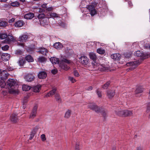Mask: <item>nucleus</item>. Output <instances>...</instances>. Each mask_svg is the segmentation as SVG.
Wrapping results in <instances>:
<instances>
[{
    "mask_svg": "<svg viewBox=\"0 0 150 150\" xmlns=\"http://www.w3.org/2000/svg\"><path fill=\"white\" fill-rule=\"evenodd\" d=\"M6 83L11 88L9 91L10 93L12 94L18 93V86L15 80L12 79H9L7 80Z\"/></svg>",
    "mask_w": 150,
    "mask_h": 150,
    "instance_id": "obj_1",
    "label": "nucleus"
},
{
    "mask_svg": "<svg viewBox=\"0 0 150 150\" xmlns=\"http://www.w3.org/2000/svg\"><path fill=\"white\" fill-rule=\"evenodd\" d=\"M88 107V108L95 111L97 113L101 112L104 117H105L106 116L107 113V110L101 107H99L95 103H89Z\"/></svg>",
    "mask_w": 150,
    "mask_h": 150,
    "instance_id": "obj_2",
    "label": "nucleus"
},
{
    "mask_svg": "<svg viewBox=\"0 0 150 150\" xmlns=\"http://www.w3.org/2000/svg\"><path fill=\"white\" fill-rule=\"evenodd\" d=\"M97 5V3L95 2L92 3L87 7V9L90 12L91 16H93L97 13V11L95 9Z\"/></svg>",
    "mask_w": 150,
    "mask_h": 150,
    "instance_id": "obj_3",
    "label": "nucleus"
},
{
    "mask_svg": "<svg viewBox=\"0 0 150 150\" xmlns=\"http://www.w3.org/2000/svg\"><path fill=\"white\" fill-rule=\"evenodd\" d=\"M62 61V63L60 64V66L61 67V68L65 70H67L69 69V67L66 64V63H69V61L66 59H63Z\"/></svg>",
    "mask_w": 150,
    "mask_h": 150,
    "instance_id": "obj_4",
    "label": "nucleus"
},
{
    "mask_svg": "<svg viewBox=\"0 0 150 150\" xmlns=\"http://www.w3.org/2000/svg\"><path fill=\"white\" fill-rule=\"evenodd\" d=\"M35 79V74L33 73H28L25 76V80L28 82H31L34 81Z\"/></svg>",
    "mask_w": 150,
    "mask_h": 150,
    "instance_id": "obj_5",
    "label": "nucleus"
},
{
    "mask_svg": "<svg viewBox=\"0 0 150 150\" xmlns=\"http://www.w3.org/2000/svg\"><path fill=\"white\" fill-rule=\"evenodd\" d=\"M89 56L90 59H92L93 62H92V65L93 67L95 68L98 65V64L96 63L95 61L96 60L97 57L95 54L93 52H90L89 54Z\"/></svg>",
    "mask_w": 150,
    "mask_h": 150,
    "instance_id": "obj_6",
    "label": "nucleus"
},
{
    "mask_svg": "<svg viewBox=\"0 0 150 150\" xmlns=\"http://www.w3.org/2000/svg\"><path fill=\"white\" fill-rule=\"evenodd\" d=\"M140 64V63L138 61L131 62L127 63L126 65L127 66H130V68L131 70H133L135 68Z\"/></svg>",
    "mask_w": 150,
    "mask_h": 150,
    "instance_id": "obj_7",
    "label": "nucleus"
},
{
    "mask_svg": "<svg viewBox=\"0 0 150 150\" xmlns=\"http://www.w3.org/2000/svg\"><path fill=\"white\" fill-rule=\"evenodd\" d=\"M37 105H35L34 106L31 112V113L29 117L30 119H33L35 117L37 113Z\"/></svg>",
    "mask_w": 150,
    "mask_h": 150,
    "instance_id": "obj_8",
    "label": "nucleus"
},
{
    "mask_svg": "<svg viewBox=\"0 0 150 150\" xmlns=\"http://www.w3.org/2000/svg\"><path fill=\"white\" fill-rule=\"evenodd\" d=\"M134 55L138 57H141L143 59H145L148 58V56L143 53V52L140 50H138L134 53Z\"/></svg>",
    "mask_w": 150,
    "mask_h": 150,
    "instance_id": "obj_9",
    "label": "nucleus"
},
{
    "mask_svg": "<svg viewBox=\"0 0 150 150\" xmlns=\"http://www.w3.org/2000/svg\"><path fill=\"white\" fill-rule=\"evenodd\" d=\"M10 120L13 123L16 122L18 120L17 115L15 113L13 114L10 116Z\"/></svg>",
    "mask_w": 150,
    "mask_h": 150,
    "instance_id": "obj_10",
    "label": "nucleus"
},
{
    "mask_svg": "<svg viewBox=\"0 0 150 150\" xmlns=\"http://www.w3.org/2000/svg\"><path fill=\"white\" fill-rule=\"evenodd\" d=\"M8 75V74L6 70L2 71L0 73L1 78L3 80L6 79L7 78Z\"/></svg>",
    "mask_w": 150,
    "mask_h": 150,
    "instance_id": "obj_11",
    "label": "nucleus"
},
{
    "mask_svg": "<svg viewBox=\"0 0 150 150\" xmlns=\"http://www.w3.org/2000/svg\"><path fill=\"white\" fill-rule=\"evenodd\" d=\"M79 59L81 63L83 65H86L88 63V59L86 57L81 56L79 58Z\"/></svg>",
    "mask_w": 150,
    "mask_h": 150,
    "instance_id": "obj_12",
    "label": "nucleus"
},
{
    "mask_svg": "<svg viewBox=\"0 0 150 150\" xmlns=\"http://www.w3.org/2000/svg\"><path fill=\"white\" fill-rule=\"evenodd\" d=\"M107 96L110 99L112 98L115 95V91L114 90H109L107 91Z\"/></svg>",
    "mask_w": 150,
    "mask_h": 150,
    "instance_id": "obj_13",
    "label": "nucleus"
},
{
    "mask_svg": "<svg viewBox=\"0 0 150 150\" xmlns=\"http://www.w3.org/2000/svg\"><path fill=\"white\" fill-rule=\"evenodd\" d=\"M111 57L115 60H119L121 58V55L118 53H115L111 55Z\"/></svg>",
    "mask_w": 150,
    "mask_h": 150,
    "instance_id": "obj_14",
    "label": "nucleus"
},
{
    "mask_svg": "<svg viewBox=\"0 0 150 150\" xmlns=\"http://www.w3.org/2000/svg\"><path fill=\"white\" fill-rule=\"evenodd\" d=\"M57 90V88L55 87H53L52 90L50 91L46 96V97H50L52 96L55 94Z\"/></svg>",
    "mask_w": 150,
    "mask_h": 150,
    "instance_id": "obj_15",
    "label": "nucleus"
},
{
    "mask_svg": "<svg viewBox=\"0 0 150 150\" xmlns=\"http://www.w3.org/2000/svg\"><path fill=\"white\" fill-rule=\"evenodd\" d=\"M24 24V22L20 20L16 22L14 24V25L16 27H22Z\"/></svg>",
    "mask_w": 150,
    "mask_h": 150,
    "instance_id": "obj_16",
    "label": "nucleus"
},
{
    "mask_svg": "<svg viewBox=\"0 0 150 150\" xmlns=\"http://www.w3.org/2000/svg\"><path fill=\"white\" fill-rule=\"evenodd\" d=\"M28 36L26 35H23L20 36L18 38V40L21 42H23L26 41Z\"/></svg>",
    "mask_w": 150,
    "mask_h": 150,
    "instance_id": "obj_17",
    "label": "nucleus"
},
{
    "mask_svg": "<svg viewBox=\"0 0 150 150\" xmlns=\"http://www.w3.org/2000/svg\"><path fill=\"white\" fill-rule=\"evenodd\" d=\"M98 69H100L102 71H106L109 68V66L104 64H102L101 65H98Z\"/></svg>",
    "mask_w": 150,
    "mask_h": 150,
    "instance_id": "obj_18",
    "label": "nucleus"
},
{
    "mask_svg": "<svg viewBox=\"0 0 150 150\" xmlns=\"http://www.w3.org/2000/svg\"><path fill=\"white\" fill-rule=\"evenodd\" d=\"M34 16V14L33 13H28L25 15L24 18L27 19H30L33 18Z\"/></svg>",
    "mask_w": 150,
    "mask_h": 150,
    "instance_id": "obj_19",
    "label": "nucleus"
},
{
    "mask_svg": "<svg viewBox=\"0 0 150 150\" xmlns=\"http://www.w3.org/2000/svg\"><path fill=\"white\" fill-rule=\"evenodd\" d=\"M38 78L40 79L45 78L47 76V74L45 71L40 72L38 75Z\"/></svg>",
    "mask_w": 150,
    "mask_h": 150,
    "instance_id": "obj_20",
    "label": "nucleus"
},
{
    "mask_svg": "<svg viewBox=\"0 0 150 150\" xmlns=\"http://www.w3.org/2000/svg\"><path fill=\"white\" fill-rule=\"evenodd\" d=\"M132 114V111L128 110H124V117L131 116Z\"/></svg>",
    "mask_w": 150,
    "mask_h": 150,
    "instance_id": "obj_21",
    "label": "nucleus"
},
{
    "mask_svg": "<svg viewBox=\"0 0 150 150\" xmlns=\"http://www.w3.org/2000/svg\"><path fill=\"white\" fill-rule=\"evenodd\" d=\"M10 56V54H4L1 56V58L4 61H8L9 59Z\"/></svg>",
    "mask_w": 150,
    "mask_h": 150,
    "instance_id": "obj_22",
    "label": "nucleus"
},
{
    "mask_svg": "<svg viewBox=\"0 0 150 150\" xmlns=\"http://www.w3.org/2000/svg\"><path fill=\"white\" fill-rule=\"evenodd\" d=\"M39 52L41 54L45 55H46L47 53H48V50H47L44 47H41L40 48Z\"/></svg>",
    "mask_w": 150,
    "mask_h": 150,
    "instance_id": "obj_23",
    "label": "nucleus"
},
{
    "mask_svg": "<svg viewBox=\"0 0 150 150\" xmlns=\"http://www.w3.org/2000/svg\"><path fill=\"white\" fill-rule=\"evenodd\" d=\"M54 47L57 49H60L63 47L62 44L59 42H56L53 45Z\"/></svg>",
    "mask_w": 150,
    "mask_h": 150,
    "instance_id": "obj_24",
    "label": "nucleus"
},
{
    "mask_svg": "<svg viewBox=\"0 0 150 150\" xmlns=\"http://www.w3.org/2000/svg\"><path fill=\"white\" fill-rule=\"evenodd\" d=\"M41 86L40 85H38L36 86H34L33 88V91L34 92H38L41 88Z\"/></svg>",
    "mask_w": 150,
    "mask_h": 150,
    "instance_id": "obj_25",
    "label": "nucleus"
},
{
    "mask_svg": "<svg viewBox=\"0 0 150 150\" xmlns=\"http://www.w3.org/2000/svg\"><path fill=\"white\" fill-rule=\"evenodd\" d=\"M115 113L118 115L124 117V110H120L116 111Z\"/></svg>",
    "mask_w": 150,
    "mask_h": 150,
    "instance_id": "obj_26",
    "label": "nucleus"
},
{
    "mask_svg": "<svg viewBox=\"0 0 150 150\" xmlns=\"http://www.w3.org/2000/svg\"><path fill=\"white\" fill-rule=\"evenodd\" d=\"M59 17V15L55 13H51L50 15H48L47 17L48 18H57Z\"/></svg>",
    "mask_w": 150,
    "mask_h": 150,
    "instance_id": "obj_27",
    "label": "nucleus"
},
{
    "mask_svg": "<svg viewBox=\"0 0 150 150\" xmlns=\"http://www.w3.org/2000/svg\"><path fill=\"white\" fill-rule=\"evenodd\" d=\"M50 61L52 64H56L58 63L59 62V59L55 57H51L50 58Z\"/></svg>",
    "mask_w": 150,
    "mask_h": 150,
    "instance_id": "obj_28",
    "label": "nucleus"
},
{
    "mask_svg": "<svg viewBox=\"0 0 150 150\" xmlns=\"http://www.w3.org/2000/svg\"><path fill=\"white\" fill-rule=\"evenodd\" d=\"M25 62V59L23 58H20L18 61V63L20 66H23Z\"/></svg>",
    "mask_w": 150,
    "mask_h": 150,
    "instance_id": "obj_29",
    "label": "nucleus"
},
{
    "mask_svg": "<svg viewBox=\"0 0 150 150\" xmlns=\"http://www.w3.org/2000/svg\"><path fill=\"white\" fill-rule=\"evenodd\" d=\"M54 97L57 101L58 102H61L62 101V99L59 94L56 93Z\"/></svg>",
    "mask_w": 150,
    "mask_h": 150,
    "instance_id": "obj_30",
    "label": "nucleus"
},
{
    "mask_svg": "<svg viewBox=\"0 0 150 150\" xmlns=\"http://www.w3.org/2000/svg\"><path fill=\"white\" fill-rule=\"evenodd\" d=\"M25 59L28 62H32L33 59L32 57L30 55H28L25 57Z\"/></svg>",
    "mask_w": 150,
    "mask_h": 150,
    "instance_id": "obj_31",
    "label": "nucleus"
},
{
    "mask_svg": "<svg viewBox=\"0 0 150 150\" xmlns=\"http://www.w3.org/2000/svg\"><path fill=\"white\" fill-rule=\"evenodd\" d=\"M6 38V40H6V42H9L11 41H13V37L12 35H7V37Z\"/></svg>",
    "mask_w": 150,
    "mask_h": 150,
    "instance_id": "obj_32",
    "label": "nucleus"
},
{
    "mask_svg": "<svg viewBox=\"0 0 150 150\" xmlns=\"http://www.w3.org/2000/svg\"><path fill=\"white\" fill-rule=\"evenodd\" d=\"M31 88V87L27 85H24L23 86L22 89L24 91H28Z\"/></svg>",
    "mask_w": 150,
    "mask_h": 150,
    "instance_id": "obj_33",
    "label": "nucleus"
},
{
    "mask_svg": "<svg viewBox=\"0 0 150 150\" xmlns=\"http://www.w3.org/2000/svg\"><path fill=\"white\" fill-rule=\"evenodd\" d=\"M71 112V110H68L65 113L64 117L66 118H68L70 116Z\"/></svg>",
    "mask_w": 150,
    "mask_h": 150,
    "instance_id": "obj_34",
    "label": "nucleus"
},
{
    "mask_svg": "<svg viewBox=\"0 0 150 150\" xmlns=\"http://www.w3.org/2000/svg\"><path fill=\"white\" fill-rule=\"evenodd\" d=\"M144 90V89L142 87H138L135 91V93L136 94L141 93Z\"/></svg>",
    "mask_w": 150,
    "mask_h": 150,
    "instance_id": "obj_35",
    "label": "nucleus"
},
{
    "mask_svg": "<svg viewBox=\"0 0 150 150\" xmlns=\"http://www.w3.org/2000/svg\"><path fill=\"white\" fill-rule=\"evenodd\" d=\"M7 34L3 33H0V39H6L7 38Z\"/></svg>",
    "mask_w": 150,
    "mask_h": 150,
    "instance_id": "obj_36",
    "label": "nucleus"
},
{
    "mask_svg": "<svg viewBox=\"0 0 150 150\" xmlns=\"http://www.w3.org/2000/svg\"><path fill=\"white\" fill-rule=\"evenodd\" d=\"M97 53L100 54H103L105 52V50L102 48H98L97 50Z\"/></svg>",
    "mask_w": 150,
    "mask_h": 150,
    "instance_id": "obj_37",
    "label": "nucleus"
},
{
    "mask_svg": "<svg viewBox=\"0 0 150 150\" xmlns=\"http://www.w3.org/2000/svg\"><path fill=\"white\" fill-rule=\"evenodd\" d=\"M38 61L39 62H43L46 61V58L43 57H39L38 59Z\"/></svg>",
    "mask_w": 150,
    "mask_h": 150,
    "instance_id": "obj_38",
    "label": "nucleus"
},
{
    "mask_svg": "<svg viewBox=\"0 0 150 150\" xmlns=\"http://www.w3.org/2000/svg\"><path fill=\"white\" fill-rule=\"evenodd\" d=\"M8 25V23L7 22L4 21H0V26L6 27Z\"/></svg>",
    "mask_w": 150,
    "mask_h": 150,
    "instance_id": "obj_39",
    "label": "nucleus"
},
{
    "mask_svg": "<svg viewBox=\"0 0 150 150\" xmlns=\"http://www.w3.org/2000/svg\"><path fill=\"white\" fill-rule=\"evenodd\" d=\"M10 4L12 6H18L19 5V3L18 2L14 1L11 3Z\"/></svg>",
    "mask_w": 150,
    "mask_h": 150,
    "instance_id": "obj_40",
    "label": "nucleus"
},
{
    "mask_svg": "<svg viewBox=\"0 0 150 150\" xmlns=\"http://www.w3.org/2000/svg\"><path fill=\"white\" fill-rule=\"evenodd\" d=\"M45 17V14L43 13H41L40 14H39L38 16V17L39 19L40 20V19H42L44 18Z\"/></svg>",
    "mask_w": 150,
    "mask_h": 150,
    "instance_id": "obj_41",
    "label": "nucleus"
},
{
    "mask_svg": "<svg viewBox=\"0 0 150 150\" xmlns=\"http://www.w3.org/2000/svg\"><path fill=\"white\" fill-rule=\"evenodd\" d=\"M96 93L98 97H102L101 91L99 89H97L96 91Z\"/></svg>",
    "mask_w": 150,
    "mask_h": 150,
    "instance_id": "obj_42",
    "label": "nucleus"
},
{
    "mask_svg": "<svg viewBox=\"0 0 150 150\" xmlns=\"http://www.w3.org/2000/svg\"><path fill=\"white\" fill-rule=\"evenodd\" d=\"M33 22L35 23L36 24H39L40 23L41 24L40 20L38 18H35L33 20Z\"/></svg>",
    "mask_w": 150,
    "mask_h": 150,
    "instance_id": "obj_43",
    "label": "nucleus"
},
{
    "mask_svg": "<svg viewBox=\"0 0 150 150\" xmlns=\"http://www.w3.org/2000/svg\"><path fill=\"white\" fill-rule=\"evenodd\" d=\"M29 97L28 96L25 97L23 100V103L26 104L28 101V99Z\"/></svg>",
    "mask_w": 150,
    "mask_h": 150,
    "instance_id": "obj_44",
    "label": "nucleus"
},
{
    "mask_svg": "<svg viewBox=\"0 0 150 150\" xmlns=\"http://www.w3.org/2000/svg\"><path fill=\"white\" fill-rule=\"evenodd\" d=\"M9 47L8 45H5L4 46L1 47L2 49L4 51H6L8 49Z\"/></svg>",
    "mask_w": 150,
    "mask_h": 150,
    "instance_id": "obj_45",
    "label": "nucleus"
},
{
    "mask_svg": "<svg viewBox=\"0 0 150 150\" xmlns=\"http://www.w3.org/2000/svg\"><path fill=\"white\" fill-rule=\"evenodd\" d=\"M110 81L107 82L106 83H105L104 86H103V88L104 89H106L107 88L108 86L110 84Z\"/></svg>",
    "mask_w": 150,
    "mask_h": 150,
    "instance_id": "obj_46",
    "label": "nucleus"
},
{
    "mask_svg": "<svg viewBox=\"0 0 150 150\" xmlns=\"http://www.w3.org/2000/svg\"><path fill=\"white\" fill-rule=\"evenodd\" d=\"M13 69L9 66H6V67L5 70L7 71H11Z\"/></svg>",
    "mask_w": 150,
    "mask_h": 150,
    "instance_id": "obj_47",
    "label": "nucleus"
},
{
    "mask_svg": "<svg viewBox=\"0 0 150 150\" xmlns=\"http://www.w3.org/2000/svg\"><path fill=\"white\" fill-rule=\"evenodd\" d=\"M69 79L71 81L72 83H74L76 81V80L73 77H69Z\"/></svg>",
    "mask_w": 150,
    "mask_h": 150,
    "instance_id": "obj_48",
    "label": "nucleus"
},
{
    "mask_svg": "<svg viewBox=\"0 0 150 150\" xmlns=\"http://www.w3.org/2000/svg\"><path fill=\"white\" fill-rule=\"evenodd\" d=\"M41 138L42 140V141H44L46 139L45 135L44 134H42L41 136Z\"/></svg>",
    "mask_w": 150,
    "mask_h": 150,
    "instance_id": "obj_49",
    "label": "nucleus"
},
{
    "mask_svg": "<svg viewBox=\"0 0 150 150\" xmlns=\"http://www.w3.org/2000/svg\"><path fill=\"white\" fill-rule=\"evenodd\" d=\"M150 110V103H148L147 106L146 111L147 112H149Z\"/></svg>",
    "mask_w": 150,
    "mask_h": 150,
    "instance_id": "obj_50",
    "label": "nucleus"
},
{
    "mask_svg": "<svg viewBox=\"0 0 150 150\" xmlns=\"http://www.w3.org/2000/svg\"><path fill=\"white\" fill-rule=\"evenodd\" d=\"M74 74L75 76L77 77H78L79 75L78 72L75 70L74 71Z\"/></svg>",
    "mask_w": 150,
    "mask_h": 150,
    "instance_id": "obj_51",
    "label": "nucleus"
},
{
    "mask_svg": "<svg viewBox=\"0 0 150 150\" xmlns=\"http://www.w3.org/2000/svg\"><path fill=\"white\" fill-rule=\"evenodd\" d=\"M125 57V58L129 57L131 55V54L129 53H126L124 54Z\"/></svg>",
    "mask_w": 150,
    "mask_h": 150,
    "instance_id": "obj_52",
    "label": "nucleus"
},
{
    "mask_svg": "<svg viewBox=\"0 0 150 150\" xmlns=\"http://www.w3.org/2000/svg\"><path fill=\"white\" fill-rule=\"evenodd\" d=\"M15 53L17 54H22V52L20 50H17L16 51Z\"/></svg>",
    "mask_w": 150,
    "mask_h": 150,
    "instance_id": "obj_53",
    "label": "nucleus"
},
{
    "mask_svg": "<svg viewBox=\"0 0 150 150\" xmlns=\"http://www.w3.org/2000/svg\"><path fill=\"white\" fill-rule=\"evenodd\" d=\"M52 7H47L46 10L48 11H51L52 10Z\"/></svg>",
    "mask_w": 150,
    "mask_h": 150,
    "instance_id": "obj_54",
    "label": "nucleus"
},
{
    "mask_svg": "<svg viewBox=\"0 0 150 150\" xmlns=\"http://www.w3.org/2000/svg\"><path fill=\"white\" fill-rule=\"evenodd\" d=\"M128 3L129 6L130 8L132 7L133 6V4H132V2L131 1H129L128 2Z\"/></svg>",
    "mask_w": 150,
    "mask_h": 150,
    "instance_id": "obj_55",
    "label": "nucleus"
},
{
    "mask_svg": "<svg viewBox=\"0 0 150 150\" xmlns=\"http://www.w3.org/2000/svg\"><path fill=\"white\" fill-rule=\"evenodd\" d=\"M52 73L53 74H55L57 72V70L56 69H53L52 70Z\"/></svg>",
    "mask_w": 150,
    "mask_h": 150,
    "instance_id": "obj_56",
    "label": "nucleus"
},
{
    "mask_svg": "<svg viewBox=\"0 0 150 150\" xmlns=\"http://www.w3.org/2000/svg\"><path fill=\"white\" fill-rule=\"evenodd\" d=\"M45 11L44 9L42 8H40L39 9V12L40 13H43Z\"/></svg>",
    "mask_w": 150,
    "mask_h": 150,
    "instance_id": "obj_57",
    "label": "nucleus"
},
{
    "mask_svg": "<svg viewBox=\"0 0 150 150\" xmlns=\"http://www.w3.org/2000/svg\"><path fill=\"white\" fill-rule=\"evenodd\" d=\"M15 20V18H12V19H10L9 21V23H12V22H13Z\"/></svg>",
    "mask_w": 150,
    "mask_h": 150,
    "instance_id": "obj_58",
    "label": "nucleus"
},
{
    "mask_svg": "<svg viewBox=\"0 0 150 150\" xmlns=\"http://www.w3.org/2000/svg\"><path fill=\"white\" fill-rule=\"evenodd\" d=\"M93 89V87L91 86H89L88 87L86 88V90L88 91H90L91 90Z\"/></svg>",
    "mask_w": 150,
    "mask_h": 150,
    "instance_id": "obj_59",
    "label": "nucleus"
},
{
    "mask_svg": "<svg viewBox=\"0 0 150 150\" xmlns=\"http://www.w3.org/2000/svg\"><path fill=\"white\" fill-rule=\"evenodd\" d=\"M47 4H43L42 5V7L43 8H47Z\"/></svg>",
    "mask_w": 150,
    "mask_h": 150,
    "instance_id": "obj_60",
    "label": "nucleus"
},
{
    "mask_svg": "<svg viewBox=\"0 0 150 150\" xmlns=\"http://www.w3.org/2000/svg\"><path fill=\"white\" fill-rule=\"evenodd\" d=\"M75 150H79V145L77 144H76Z\"/></svg>",
    "mask_w": 150,
    "mask_h": 150,
    "instance_id": "obj_61",
    "label": "nucleus"
},
{
    "mask_svg": "<svg viewBox=\"0 0 150 150\" xmlns=\"http://www.w3.org/2000/svg\"><path fill=\"white\" fill-rule=\"evenodd\" d=\"M137 150H142V148L141 147H138L137 148Z\"/></svg>",
    "mask_w": 150,
    "mask_h": 150,
    "instance_id": "obj_62",
    "label": "nucleus"
},
{
    "mask_svg": "<svg viewBox=\"0 0 150 150\" xmlns=\"http://www.w3.org/2000/svg\"><path fill=\"white\" fill-rule=\"evenodd\" d=\"M23 109H25L26 107L25 104L23 103Z\"/></svg>",
    "mask_w": 150,
    "mask_h": 150,
    "instance_id": "obj_63",
    "label": "nucleus"
},
{
    "mask_svg": "<svg viewBox=\"0 0 150 150\" xmlns=\"http://www.w3.org/2000/svg\"><path fill=\"white\" fill-rule=\"evenodd\" d=\"M146 47L147 48L149 49V50H150V45H148V46H146Z\"/></svg>",
    "mask_w": 150,
    "mask_h": 150,
    "instance_id": "obj_64",
    "label": "nucleus"
}]
</instances>
